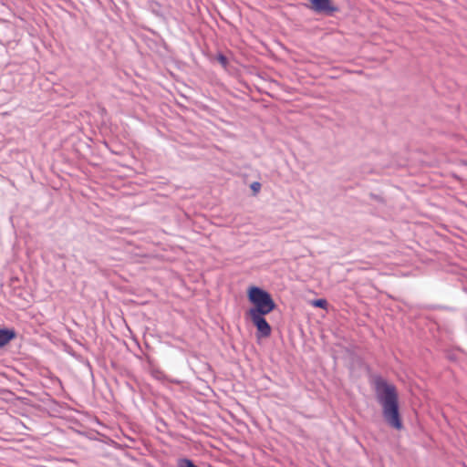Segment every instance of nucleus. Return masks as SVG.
<instances>
[{"label":"nucleus","instance_id":"nucleus-9","mask_svg":"<svg viewBox=\"0 0 467 467\" xmlns=\"http://www.w3.org/2000/svg\"><path fill=\"white\" fill-rule=\"evenodd\" d=\"M218 60L220 61V63L223 65V66H225L226 65V58L225 57H223V55H220L218 57Z\"/></svg>","mask_w":467,"mask_h":467},{"label":"nucleus","instance_id":"nucleus-1","mask_svg":"<svg viewBox=\"0 0 467 467\" xmlns=\"http://www.w3.org/2000/svg\"><path fill=\"white\" fill-rule=\"evenodd\" d=\"M375 391L377 400L382 407V414L387 423L396 430H401L403 425L399 412L398 394L394 385L383 379H378Z\"/></svg>","mask_w":467,"mask_h":467},{"label":"nucleus","instance_id":"nucleus-7","mask_svg":"<svg viewBox=\"0 0 467 467\" xmlns=\"http://www.w3.org/2000/svg\"><path fill=\"white\" fill-rule=\"evenodd\" d=\"M179 467H197L190 460L183 459L179 462Z\"/></svg>","mask_w":467,"mask_h":467},{"label":"nucleus","instance_id":"nucleus-6","mask_svg":"<svg viewBox=\"0 0 467 467\" xmlns=\"http://www.w3.org/2000/svg\"><path fill=\"white\" fill-rule=\"evenodd\" d=\"M327 305V303L325 299H317L312 302V306L321 308H325Z\"/></svg>","mask_w":467,"mask_h":467},{"label":"nucleus","instance_id":"nucleus-2","mask_svg":"<svg viewBox=\"0 0 467 467\" xmlns=\"http://www.w3.org/2000/svg\"><path fill=\"white\" fill-rule=\"evenodd\" d=\"M248 299L254 307L250 308L247 314H269L275 307L270 294L257 286L249 288Z\"/></svg>","mask_w":467,"mask_h":467},{"label":"nucleus","instance_id":"nucleus-8","mask_svg":"<svg viewBox=\"0 0 467 467\" xmlns=\"http://www.w3.org/2000/svg\"><path fill=\"white\" fill-rule=\"evenodd\" d=\"M261 188V184L259 182H253L251 184V189L254 192H259Z\"/></svg>","mask_w":467,"mask_h":467},{"label":"nucleus","instance_id":"nucleus-5","mask_svg":"<svg viewBox=\"0 0 467 467\" xmlns=\"http://www.w3.org/2000/svg\"><path fill=\"white\" fill-rule=\"evenodd\" d=\"M16 337V333L11 329H0V348L5 346Z\"/></svg>","mask_w":467,"mask_h":467},{"label":"nucleus","instance_id":"nucleus-3","mask_svg":"<svg viewBox=\"0 0 467 467\" xmlns=\"http://www.w3.org/2000/svg\"><path fill=\"white\" fill-rule=\"evenodd\" d=\"M257 329V337H268L271 335V327L264 317L265 314H247Z\"/></svg>","mask_w":467,"mask_h":467},{"label":"nucleus","instance_id":"nucleus-4","mask_svg":"<svg viewBox=\"0 0 467 467\" xmlns=\"http://www.w3.org/2000/svg\"><path fill=\"white\" fill-rule=\"evenodd\" d=\"M311 8L317 13H332L336 8L331 5L330 0H309Z\"/></svg>","mask_w":467,"mask_h":467}]
</instances>
